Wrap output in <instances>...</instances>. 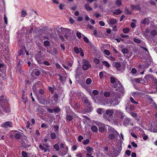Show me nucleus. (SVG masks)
I'll list each match as a JSON object with an SVG mask.
<instances>
[{
    "label": "nucleus",
    "mask_w": 157,
    "mask_h": 157,
    "mask_svg": "<svg viewBox=\"0 0 157 157\" xmlns=\"http://www.w3.org/2000/svg\"><path fill=\"white\" fill-rule=\"evenodd\" d=\"M36 44L37 45L38 49L39 50H43V46L41 44H40V43H39L38 42H36Z\"/></svg>",
    "instance_id": "obj_18"
},
{
    "label": "nucleus",
    "mask_w": 157,
    "mask_h": 157,
    "mask_svg": "<svg viewBox=\"0 0 157 157\" xmlns=\"http://www.w3.org/2000/svg\"><path fill=\"white\" fill-rule=\"evenodd\" d=\"M120 97V95L119 93L116 94L115 95V96L113 99H111V106H115L117 105L119 102L118 99Z\"/></svg>",
    "instance_id": "obj_2"
},
{
    "label": "nucleus",
    "mask_w": 157,
    "mask_h": 157,
    "mask_svg": "<svg viewBox=\"0 0 157 157\" xmlns=\"http://www.w3.org/2000/svg\"><path fill=\"white\" fill-rule=\"evenodd\" d=\"M37 86H35V85L34 84L33 86L32 89L33 90L34 92H36L37 90Z\"/></svg>",
    "instance_id": "obj_60"
},
{
    "label": "nucleus",
    "mask_w": 157,
    "mask_h": 157,
    "mask_svg": "<svg viewBox=\"0 0 157 157\" xmlns=\"http://www.w3.org/2000/svg\"><path fill=\"white\" fill-rule=\"evenodd\" d=\"M142 80V78H134L133 80L136 82L140 83V82Z\"/></svg>",
    "instance_id": "obj_38"
},
{
    "label": "nucleus",
    "mask_w": 157,
    "mask_h": 157,
    "mask_svg": "<svg viewBox=\"0 0 157 157\" xmlns=\"http://www.w3.org/2000/svg\"><path fill=\"white\" fill-rule=\"evenodd\" d=\"M121 149V147L119 150H114L113 152V155H114L115 156H117L120 153Z\"/></svg>",
    "instance_id": "obj_15"
},
{
    "label": "nucleus",
    "mask_w": 157,
    "mask_h": 157,
    "mask_svg": "<svg viewBox=\"0 0 157 157\" xmlns=\"http://www.w3.org/2000/svg\"><path fill=\"white\" fill-rule=\"evenodd\" d=\"M110 95V93L109 92H105L104 93V96L106 97H108Z\"/></svg>",
    "instance_id": "obj_56"
},
{
    "label": "nucleus",
    "mask_w": 157,
    "mask_h": 157,
    "mask_svg": "<svg viewBox=\"0 0 157 157\" xmlns=\"http://www.w3.org/2000/svg\"><path fill=\"white\" fill-rule=\"evenodd\" d=\"M86 150L87 152L90 153H91V152H92L93 151V148L90 147H87Z\"/></svg>",
    "instance_id": "obj_22"
},
{
    "label": "nucleus",
    "mask_w": 157,
    "mask_h": 157,
    "mask_svg": "<svg viewBox=\"0 0 157 157\" xmlns=\"http://www.w3.org/2000/svg\"><path fill=\"white\" fill-rule=\"evenodd\" d=\"M74 107L75 108L79 109L80 108V105L77 102H75L74 104Z\"/></svg>",
    "instance_id": "obj_47"
},
{
    "label": "nucleus",
    "mask_w": 157,
    "mask_h": 157,
    "mask_svg": "<svg viewBox=\"0 0 157 157\" xmlns=\"http://www.w3.org/2000/svg\"><path fill=\"white\" fill-rule=\"evenodd\" d=\"M21 144H22V146L25 148H26L29 146L28 144H27L25 143L24 142H23V143H21Z\"/></svg>",
    "instance_id": "obj_63"
},
{
    "label": "nucleus",
    "mask_w": 157,
    "mask_h": 157,
    "mask_svg": "<svg viewBox=\"0 0 157 157\" xmlns=\"http://www.w3.org/2000/svg\"><path fill=\"white\" fill-rule=\"evenodd\" d=\"M16 71L17 72H19L20 73H22L23 72V71L22 70L21 67L17 69L16 70Z\"/></svg>",
    "instance_id": "obj_58"
},
{
    "label": "nucleus",
    "mask_w": 157,
    "mask_h": 157,
    "mask_svg": "<svg viewBox=\"0 0 157 157\" xmlns=\"http://www.w3.org/2000/svg\"><path fill=\"white\" fill-rule=\"evenodd\" d=\"M131 119L129 118L126 117L125 118L124 120V124H129L131 121Z\"/></svg>",
    "instance_id": "obj_19"
},
{
    "label": "nucleus",
    "mask_w": 157,
    "mask_h": 157,
    "mask_svg": "<svg viewBox=\"0 0 157 157\" xmlns=\"http://www.w3.org/2000/svg\"><path fill=\"white\" fill-rule=\"evenodd\" d=\"M53 110L54 112L57 113L60 111L61 109L59 108L58 107H57L56 108H54L53 109Z\"/></svg>",
    "instance_id": "obj_45"
},
{
    "label": "nucleus",
    "mask_w": 157,
    "mask_h": 157,
    "mask_svg": "<svg viewBox=\"0 0 157 157\" xmlns=\"http://www.w3.org/2000/svg\"><path fill=\"white\" fill-rule=\"evenodd\" d=\"M108 132L109 134H112L117 136L119 134L118 132L113 128H111L109 129L108 130Z\"/></svg>",
    "instance_id": "obj_7"
},
{
    "label": "nucleus",
    "mask_w": 157,
    "mask_h": 157,
    "mask_svg": "<svg viewBox=\"0 0 157 157\" xmlns=\"http://www.w3.org/2000/svg\"><path fill=\"white\" fill-rule=\"evenodd\" d=\"M116 136L114 135H112V134H109V135L108 137H109V139H110V140H113L114 138H115Z\"/></svg>",
    "instance_id": "obj_43"
},
{
    "label": "nucleus",
    "mask_w": 157,
    "mask_h": 157,
    "mask_svg": "<svg viewBox=\"0 0 157 157\" xmlns=\"http://www.w3.org/2000/svg\"><path fill=\"white\" fill-rule=\"evenodd\" d=\"M130 114L134 117H137V115L136 113L131 112L130 113Z\"/></svg>",
    "instance_id": "obj_61"
},
{
    "label": "nucleus",
    "mask_w": 157,
    "mask_h": 157,
    "mask_svg": "<svg viewBox=\"0 0 157 157\" xmlns=\"http://www.w3.org/2000/svg\"><path fill=\"white\" fill-rule=\"evenodd\" d=\"M90 142V140L88 139L84 140L83 142V144L84 145H86L89 143Z\"/></svg>",
    "instance_id": "obj_53"
},
{
    "label": "nucleus",
    "mask_w": 157,
    "mask_h": 157,
    "mask_svg": "<svg viewBox=\"0 0 157 157\" xmlns=\"http://www.w3.org/2000/svg\"><path fill=\"white\" fill-rule=\"evenodd\" d=\"M83 101L84 104V106L85 108L82 110V112L86 113L91 112L93 109V107L87 98H84Z\"/></svg>",
    "instance_id": "obj_1"
},
{
    "label": "nucleus",
    "mask_w": 157,
    "mask_h": 157,
    "mask_svg": "<svg viewBox=\"0 0 157 157\" xmlns=\"http://www.w3.org/2000/svg\"><path fill=\"white\" fill-rule=\"evenodd\" d=\"M85 8L87 11H91L92 9L89 5V4H86L85 5Z\"/></svg>",
    "instance_id": "obj_24"
},
{
    "label": "nucleus",
    "mask_w": 157,
    "mask_h": 157,
    "mask_svg": "<svg viewBox=\"0 0 157 157\" xmlns=\"http://www.w3.org/2000/svg\"><path fill=\"white\" fill-rule=\"evenodd\" d=\"M97 111L98 114L101 115L102 113L104 112V109L101 108L98 109Z\"/></svg>",
    "instance_id": "obj_33"
},
{
    "label": "nucleus",
    "mask_w": 157,
    "mask_h": 157,
    "mask_svg": "<svg viewBox=\"0 0 157 157\" xmlns=\"http://www.w3.org/2000/svg\"><path fill=\"white\" fill-rule=\"evenodd\" d=\"M56 89L55 87H52L51 86L48 87V90L50 91L51 92V94H52L54 93V90Z\"/></svg>",
    "instance_id": "obj_26"
},
{
    "label": "nucleus",
    "mask_w": 157,
    "mask_h": 157,
    "mask_svg": "<svg viewBox=\"0 0 157 157\" xmlns=\"http://www.w3.org/2000/svg\"><path fill=\"white\" fill-rule=\"evenodd\" d=\"M151 33L152 35L154 36L156 35L157 32L155 30L153 29L151 31Z\"/></svg>",
    "instance_id": "obj_48"
},
{
    "label": "nucleus",
    "mask_w": 157,
    "mask_h": 157,
    "mask_svg": "<svg viewBox=\"0 0 157 157\" xmlns=\"http://www.w3.org/2000/svg\"><path fill=\"white\" fill-rule=\"evenodd\" d=\"M38 100L39 102L43 105H47L48 103V101L44 98H42V97L40 98H38Z\"/></svg>",
    "instance_id": "obj_9"
},
{
    "label": "nucleus",
    "mask_w": 157,
    "mask_h": 157,
    "mask_svg": "<svg viewBox=\"0 0 157 157\" xmlns=\"http://www.w3.org/2000/svg\"><path fill=\"white\" fill-rule=\"evenodd\" d=\"M39 148L42 150H44L45 152H46L47 149L44 147L42 144H40L39 146Z\"/></svg>",
    "instance_id": "obj_40"
},
{
    "label": "nucleus",
    "mask_w": 157,
    "mask_h": 157,
    "mask_svg": "<svg viewBox=\"0 0 157 157\" xmlns=\"http://www.w3.org/2000/svg\"><path fill=\"white\" fill-rule=\"evenodd\" d=\"M114 113V111L113 109H108L106 111L105 113L103 115V117L106 119L109 118H113Z\"/></svg>",
    "instance_id": "obj_3"
},
{
    "label": "nucleus",
    "mask_w": 157,
    "mask_h": 157,
    "mask_svg": "<svg viewBox=\"0 0 157 157\" xmlns=\"http://www.w3.org/2000/svg\"><path fill=\"white\" fill-rule=\"evenodd\" d=\"M130 100L131 102L133 104H138V103L132 97H130Z\"/></svg>",
    "instance_id": "obj_42"
},
{
    "label": "nucleus",
    "mask_w": 157,
    "mask_h": 157,
    "mask_svg": "<svg viewBox=\"0 0 157 157\" xmlns=\"http://www.w3.org/2000/svg\"><path fill=\"white\" fill-rule=\"evenodd\" d=\"M15 138L17 140H20L21 137V135L19 133H17L14 135Z\"/></svg>",
    "instance_id": "obj_21"
},
{
    "label": "nucleus",
    "mask_w": 157,
    "mask_h": 157,
    "mask_svg": "<svg viewBox=\"0 0 157 157\" xmlns=\"http://www.w3.org/2000/svg\"><path fill=\"white\" fill-rule=\"evenodd\" d=\"M121 64L119 62H117L115 63V67L117 68L118 70H120L119 69L121 67Z\"/></svg>",
    "instance_id": "obj_23"
},
{
    "label": "nucleus",
    "mask_w": 157,
    "mask_h": 157,
    "mask_svg": "<svg viewBox=\"0 0 157 157\" xmlns=\"http://www.w3.org/2000/svg\"><path fill=\"white\" fill-rule=\"evenodd\" d=\"M33 73L34 74L35 76H39L41 74L40 70L37 69H33Z\"/></svg>",
    "instance_id": "obj_14"
},
{
    "label": "nucleus",
    "mask_w": 157,
    "mask_h": 157,
    "mask_svg": "<svg viewBox=\"0 0 157 157\" xmlns=\"http://www.w3.org/2000/svg\"><path fill=\"white\" fill-rule=\"evenodd\" d=\"M35 58L39 63L43 64V62L41 61L42 60L41 55L36 54L35 56Z\"/></svg>",
    "instance_id": "obj_6"
},
{
    "label": "nucleus",
    "mask_w": 157,
    "mask_h": 157,
    "mask_svg": "<svg viewBox=\"0 0 157 157\" xmlns=\"http://www.w3.org/2000/svg\"><path fill=\"white\" fill-rule=\"evenodd\" d=\"M61 93L62 94V93L60 92L59 94H57V93H56V92L54 93V94L52 96V98H54V100L55 101H58V98H59V94L60 95Z\"/></svg>",
    "instance_id": "obj_13"
},
{
    "label": "nucleus",
    "mask_w": 157,
    "mask_h": 157,
    "mask_svg": "<svg viewBox=\"0 0 157 157\" xmlns=\"http://www.w3.org/2000/svg\"><path fill=\"white\" fill-rule=\"evenodd\" d=\"M111 100L110 98H106L104 100V101L106 104H108L111 103Z\"/></svg>",
    "instance_id": "obj_31"
},
{
    "label": "nucleus",
    "mask_w": 157,
    "mask_h": 157,
    "mask_svg": "<svg viewBox=\"0 0 157 157\" xmlns=\"http://www.w3.org/2000/svg\"><path fill=\"white\" fill-rule=\"evenodd\" d=\"M54 148L56 149L57 151H58L59 150V145L57 144H56L53 146Z\"/></svg>",
    "instance_id": "obj_44"
},
{
    "label": "nucleus",
    "mask_w": 157,
    "mask_h": 157,
    "mask_svg": "<svg viewBox=\"0 0 157 157\" xmlns=\"http://www.w3.org/2000/svg\"><path fill=\"white\" fill-rule=\"evenodd\" d=\"M44 44L45 47H48L50 45V42L48 40H45L44 41Z\"/></svg>",
    "instance_id": "obj_29"
},
{
    "label": "nucleus",
    "mask_w": 157,
    "mask_h": 157,
    "mask_svg": "<svg viewBox=\"0 0 157 157\" xmlns=\"http://www.w3.org/2000/svg\"><path fill=\"white\" fill-rule=\"evenodd\" d=\"M50 136L52 139H54L56 137V135L54 132L51 133L50 134Z\"/></svg>",
    "instance_id": "obj_41"
},
{
    "label": "nucleus",
    "mask_w": 157,
    "mask_h": 157,
    "mask_svg": "<svg viewBox=\"0 0 157 157\" xmlns=\"http://www.w3.org/2000/svg\"><path fill=\"white\" fill-rule=\"evenodd\" d=\"M145 79L147 82L148 80H154L155 78L151 75H147L145 76L144 78Z\"/></svg>",
    "instance_id": "obj_8"
},
{
    "label": "nucleus",
    "mask_w": 157,
    "mask_h": 157,
    "mask_svg": "<svg viewBox=\"0 0 157 157\" xmlns=\"http://www.w3.org/2000/svg\"><path fill=\"white\" fill-rule=\"evenodd\" d=\"M117 115L118 117L120 118V119H122V120L123 119L125 116V115L124 113L119 111H118L117 112Z\"/></svg>",
    "instance_id": "obj_12"
},
{
    "label": "nucleus",
    "mask_w": 157,
    "mask_h": 157,
    "mask_svg": "<svg viewBox=\"0 0 157 157\" xmlns=\"http://www.w3.org/2000/svg\"><path fill=\"white\" fill-rule=\"evenodd\" d=\"M1 126L4 128L11 127L12 126V123L11 121H6L2 124Z\"/></svg>",
    "instance_id": "obj_4"
},
{
    "label": "nucleus",
    "mask_w": 157,
    "mask_h": 157,
    "mask_svg": "<svg viewBox=\"0 0 157 157\" xmlns=\"http://www.w3.org/2000/svg\"><path fill=\"white\" fill-rule=\"evenodd\" d=\"M117 21L116 19L112 18L108 21L109 24L110 25H113L115 24L117 22Z\"/></svg>",
    "instance_id": "obj_16"
},
{
    "label": "nucleus",
    "mask_w": 157,
    "mask_h": 157,
    "mask_svg": "<svg viewBox=\"0 0 157 157\" xmlns=\"http://www.w3.org/2000/svg\"><path fill=\"white\" fill-rule=\"evenodd\" d=\"M99 75L100 79H101L103 78L104 76L103 72L102 71L100 72Z\"/></svg>",
    "instance_id": "obj_62"
},
{
    "label": "nucleus",
    "mask_w": 157,
    "mask_h": 157,
    "mask_svg": "<svg viewBox=\"0 0 157 157\" xmlns=\"http://www.w3.org/2000/svg\"><path fill=\"white\" fill-rule=\"evenodd\" d=\"M122 4L121 0H117L116 2V4L119 6H120L122 5Z\"/></svg>",
    "instance_id": "obj_37"
},
{
    "label": "nucleus",
    "mask_w": 157,
    "mask_h": 157,
    "mask_svg": "<svg viewBox=\"0 0 157 157\" xmlns=\"http://www.w3.org/2000/svg\"><path fill=\"white\" fill-rule=\"evenodd\" d=\"M34 84L35 85V86H36L38 87H40L41 85V83L40 81H38L36 82Z\"/></svg>",
    "instance_id": "obj_64"
},
{
    "label": "nucleus",
    "mask_w": 157,
    "mask_h": 157,
    "mask_svg": "<svg viewBox=\"0 0 157 157\" xmlns=\"http://www.w3.org/2000/svg\"><path fill=\"white\" fill-rule=\"evenodd\" d=\"M54 131L56 133L58 132L59 126L58 125H55L54 127Z\"/></svg>",
    "instance_id": "obj_39"
},
{
    "label": "nucleus",
    "mask_w": 157,
    "mask_h": 157,
    "mask_svg": "<svg viewBox=\"0 0 157 157\" xmlns=\"http://www.w3.org/2000/svg\"><path fill=\"white\" fill-rule=\"evenodd\" d=\"M94 62L96 64H98L100 63L99 59L97 58H95L94 59Z\"/></svg>",
    "instance_id": "obj_55"
},
{
    "label": "nucleus",
    "mask_w": 157,
    "mask_h": 157,
    "mask_svg": "<svg viewBox=\"0 0 157 157\" xmlns=\"http://www.w3.org/2000/svg\"><path fill=\"white\" fill-rule=\"evenodd\" d=\"M92 80L90 78H87L86 80V83L87 85L90 84Z\"/></svg>",
    "instance_id": "obj_49"
},
{
    "label": "nucleus",
    "mask_w": 157,
    "mask_h": 157,
    "mask_svg": "<svg viewBox=\"0 0 157 157\" xmlns=\"http://www.w3.org/2000/svg\"><path fill=\"white\" fill-rule=\"evenodd\" d=\"M21 155L23 157H28V154L25 151H23L21 152Z\"/></svg>",
    "instance_id": "obj_46"
},
{
    "label": "nucleus",
    "mask_w": 157,
    "mask_h": 157,
    "mask_svg": "<svg viewBox=\"0 0 157 157\" xmlns=\"http://www.w3.org/2000/svg\"><path fill=\"white\" fill-rule=\"evenodd\" d=\"M91 129L92 131L94 132H96L98 129L97 126L95 125H93L91 127Z\"/></svg>",
    "instance_id": "obj_25"
},
{
    "label": "nucleus",
    "mask_w": 157,
    "mask_h": 157,
    "mask_svg": "<svg viewBox=\"0 0 157 157\" xmlns=\"http://www.w3.org/2000/svg\"><path fill=\"white\" fill-rule=\"evenodd\" d=\"M103 64L106 67H110V65L109 63L106 61H102Z\"/></svg>",
    "instance_id": "obj_36"
},
{
    "label": "nucleus",
    "mask_w": 157,
    "mask_h": 157,
    "mask_svg": "<svg viewBox=\"0 0 157 157\" xmlns=\"http://www.w3.org/2000/svg\"><path fill=\"white\" fill-rule=\"evenodd\" d=\"M99 132H103L105 131V124H99L98 125Z\"/></svg>",
    "instance_id": "obj_10"
},
{
    "label": "nucleus",
    "mask_w": 157,
    "mask_h": 157,
    "mask_svg": "<svg viewBox=\"0 0 157 157\" xmlns=\"http://www.w3.org/2000/svg\"><path fill=\"white\" fill-rule=\"evenodd\" d=\"M2 109L3 110L6 112H9L10 110V108L8 107H3Z\"/></svg>",
    "instance_id": "obj_30"
},
{
    "label": "nucleus",
    "mask_w": 157,
    "mask_h": 157,
    "mask_svg": "<svg viewBox=\"0 0 157 157\" xmlns=\"http://www.w3.org/2000/svg\"><path fill=\"white\" fill-rule=\"evenodd\" d=\"M93 95H97L99 94V92L97 90H94L92 91V93Z\"/></svg>",
    "instance_id": "obj_52"
},
{
    "label": "nucleus",
    "mask_w": 157,
    "mask_h": 157,
    "mask_svg": "<svg viewBox=\"0 0 157 157\" xmlns=\"http://www.w3.org/2000/svg\"><path fill=\"white\" fill-rule=\"evenodd\" d=\"M110 78V82L111 83H113L115 82L116 78L115 77H111Z\"/></svg>",
    "instance_id": "obj_50"
},
{
    "label": "nucleus",
    "mask_w": 157,
    "mask_h": 157,
    "mask_svg": "<svg viewBox=\"0 0 157 157\" xmlns=\"http://www.w3.org/2000/svg\"><path fill=\"white\" fill-rule=\"evenodd\" d=\"M26 14L27 13L26 12H25L23 10L21 11V17H24L25 16Z\"/></svg>",
    "instance_id": "obj_54"
},
{
    "label": "nucleus",
    "mask_w": 157,
    "mask_h": 157,
    "mask_svg": "<svg viewBox=\"0 0 157 157\" xmlns=\"http://www.w3.org/2000/svg\"><path fill=\"white\" fill-rule=\"evenodd\" d=\"M74 50L75 52L77 54L79 53L80 52L79 49L77 47H75L74 48Z\"/></svg>",
    "instance_id": "obj_59"
},
{
    "label": "nucleus",
    "mask_w": 157,
    "mask_h": 157,
    "mask_svg": "<svg viewBox=\"0 0 157 157\" xmlns=\"http://www.w3.org/2000/svg\"><path fill=\"white\" fill-rule=\"evenodd\" d=\"M141 23L143 24L148 25L149 24V21L148 18H144V19L142 20Z\"/></svg>",
    "instance_id": "obj_17"
},
{
    "label": "nucleus",
    "mask_w": 157,
    "mask_h": 157,
    "mask_svg": "<svg viewBox=\"0 0 157 157\" xmlns=\"http://www.w3.org/2000/svg\"><path fill=\"white\" fill-rule=\"evenodd\" d=\"M83 65H89V66H91L90 63V62L88 60L86 59H83Z\"/></svg>",
    "instance_id": "obj_27"
},
{
    "label": "nucleus",
    "mask_w": 157,
    "mask_h": 157,
    "mask_svg": "<svg viewBox=\"0 0 157 157\" xmlns=\"http://www.w3.org/2000/svg\"><path fill=\"white\" fill-rule=\"evenodd\" d=\"M58 28L59 29H60L63 32H65V33L67 34L70 35L71 34V30L69 29H68L67 28H63L62 27H59V26L58 27Z\"/></svg>",
    "instance_id": "obj_5"
},
{
    "label": "nucleus",
    "mask_w": 157,
    "mask_h": 157,
    "mask_svg": "<svg viewBox=\"0 0 157 157\" xmlns=\"http://www.w3.org/2000/svg\"><path fill=\"white\" fill-rule=\"evenodd\" d=\"M116 11L113 12V13L114 14L118 15L122 13V11L121 10L119 9L116 10Z\"/></svg>",
    "instance_id": "obj_32"
},
{
    "label": "nucleus",
    "mask_w": 157,
    "mask_h": 157,
    "mask_svg": "<svg viewBox=\"0 0 157 157\" xmlns=\"http://www.w3.org/2000/svg\"><path fill=\"white\" fill-rule=\"evenodd\" d=\"M67 120L70 122L73 119V117L71 115H67L66 117Z\"/></svg>",
    "instance_id": "obj_34"
},
{
    "label": "nucleus",
    "mask_w": 157,
    "mask_h": 157,
    "mask_svg": "<svg viewBox=\"0 0 157 157\" xmlns=\"http://www.w3.org/2000/svg\"><path fill=\"white\" fill-rule=\"evenodd\" d=\"M131 8L132 10H136L140 11L141 8L140 7L139 5H134L132 4H131L130 5Z\"/></svg>",
    "instance_id": "obj_11"
},
{
    "label": "nucleus",
    "mask_w": 157,
    "mask_h": 157,
    "mask_svg": "<svg viewBox=\"0 0 157 157\" xmlns=\"http://www.w3.org/2000/svg\"><path fill=\"white\" fill-rule=\"evenodd\" d=\"M59 80L61 82H64L66 80V77L65 76H63L61 75H59Z\"/></svg>",
    "instance_id": "obj_20"
},
{
    "label": "nucleus",
    "mask_w": 157,
    "mask_h": 157,
    "mask_svg": "<svg viewBox=\"0 0 157 157\" xmlns=\"http://www.w3.org/2000/svg\"><path fill=\"white\" fill-rule=\"evenodd\" d=\"M91 67V66H89V65H83L82 68L84 70L86 71L89 68Z\"/></svg>",
    "instance_id": "obj_28"
},
{
    "label": "nucleus",
    "mask_w": 157,
    "mask_h": 157,
    "mask_svg": "<svg viewBox=\"0 0 157 157\" xmlns=\"http://www.w3.org/2000/svg\"><path fill=\"white\" fill-rule=\"evenodd\" d=\"M133 40L136 43H141V40L136 39V38H134Z\"/></svg>",
    "instance_id": "obj_57"
},
{
    "label": "nucleus",
    "mask_w": 157,
    "mask_h": 157,
    "mask_svg": "<svg viewBox=\"0 0 157 157\" xmlns=\"http://www.w3.org/2000/svg\"><path fill=\"white\" fill-rule=\"evenodd\" d=\"M121 51L124 54H127L128 52V49L126 48L122 49L121 50Z\"/></svg>",
    "instance_id": "obj_51"
},
{
    "label": "nucleus",
    "mask_w": 157,
    "mask_h": 157,
    "mask_svg": "<svg viewBox=\"0 0 157 157\" xmlns=\"http://www.w3.org/2000/svg\"><path fill=\"white\" fill-rule=\"evenodd\" d=\"M123 31L124 33H127L130 31V29L128 28H126L123 29Z\"/></svg>",
    "instance_id": "obj_35"
}]
</instances>
